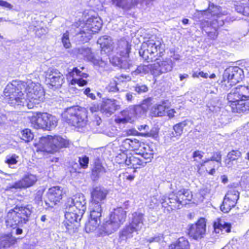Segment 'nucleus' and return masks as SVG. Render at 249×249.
<instances>
[{
    "instance_id": "obj_1",
    "label": "nucleus",
    "mask_w": 249,
    "mask_h": 249,
    "mask_svg": "<svg viewBox=\"0 0 249 249\" xmlns=\"http://www.w3.org/2000/svg\"><path fill=\"white\" fill-rule=\"evenodd\" d=\"M24 81H13L9 83L4 90V99L11 106L20 109L26 106L27 100L24 97Z\"/></svg>"
},
{
    "instance_id": "obj_2",
    "label": "nucleus",
    "mask_w": 249,
    "mask_h": 249,
    "mask_svg": "<svg viewBox=\"0 0 249 249\" xmlns=\"http://www.w3.org/2000/svg\"><path fill=\"white\" fill-rule=\"evenodd\" d=\"M31 207L17 205L7 213L5 222L6 227L15 229L18 226H22L28 221V218L32 213Z\"/></svg>"
},
{
    "instance_id": "obj_3",
    "label": "nucleus",
    "mask_w": 249,
    "mask_h": 249,
    "mask_svg": "<svg viewBox=\"0 0 249 249\" xmlns=\"http://www.w3.org/2000/svg\"><path fill=\"white\" fill-rule=\"evenodd\" d=\"M68 145L69 141L59 136H48L41 138L38 143L35 144V147L37 152L50 153L56 152Z\"/></svg>"
},
{
    "instance_id": "obj_4",
    "label": "nucleus",
    "mask_w": 249,
    "mask_h": 249,
    "mask_svg": "<svg viewBox=\"0 0 249 249\" xmlns=\"http://www.w3.org/2000/svg\"><path fill=\"white\" fill-rule=\"evenodd\" d=\"M68 145L69 141L59 136H48L41 138L38 143L35 144V147L37 152L50 153L56 152Z\"/></svg>"
},
{
    "instance_id": "obj_5",
    "label": "nucleus",
    "mask_w": 249,
    "mask_h": 249,
    "mask_svg": "<svg viewBox=\"0 0 249 249\" xmlns=\"http://www.w3.org/2000/svg\"><path fill=\"white\" fill-rule=\"evenodd\" d=\"M24 82L26 85L24 89V93L27 97L26 106L28 108H33L36 105L44 101L45 92L39 83L33 82L29 79Z\"/></svg>"
},
{
    "instance_id": "obj_6",
    "label": "nucleus",
    "mask_w": 249,
    "mask_h": 249,
    "mask_svg": "<svg viewBox=\"0 0 249 249\" xmlns=\"http://www.w3.org/2000/svg\"><path fill=\"white\" fill-rule=\"evenodd\" d=\"M62 117L64 121L77 127L84 126L88 122L87 110L78 106L67 108L62 114Z\"/></svg>"
},
{
    "instance_id": "obj_7",
    "label": "nucleus",
    "mask_w": 249,
    "mask_h": 249,
    "mask_svg": "<svg viewBox=\"0 0 249 249\" xmlns=\"http://www.w3.org/2000/svg\"><path fill=\"white\" fill-rule=\"evenodd\" d=\"M131 45L125 39L123 38L118 41L116 50L117 53L122 56V58L113 57L110 61L113 65L124 69H130L132 66V62L128 59L129 53L130 52Z\"/></svg>"
},
{
    "instance_id": "obj_8",
    "label": "nucleus",
    "mask_w": 249,
    "mask_h": 249,
    "mask_svg": "<svg viewBox=\"0 0 249 249\" xmlns=\"http://www.w3.org/2000/svg\"><path fill=\"white\" fill-rule=\"evenodd\" d=\"M131 45L125 39L123 38L118 41L116 50L117 53L122 56V58L113 57L110 61L113 65L124 69H130L132 66V62L128 59L129 53L130 52Z\"/></svg>"
},
{
    "instance_id": "obj_9",
    "label": "nucleus",
    "mask_w": 249,
    "mask_h": 249,
    "mask_svg": "<svg viewBox=\"0 0 249 249\" xmlns=\"http://www.w3.org/2000/svg\"><path fill=\"white\" fill-rule=\"evenodd\" d=\"M102 21L99 17H91L86 22L80 21L79 35H81L82 41L87 42L90 39L92 34L97 33L101 28Z\"/></svg>"
},
{
    "instance_id": "obj_10",
    "label": "nucleus",
    "mask_w": 249,
    "mask_h": 249,
    "mask_svg": "<svg viewBox=\"0 0 249 249\" xmlns=\"http://www.w3.org/2000/svg\"><path fill=\"white\" fill-rule=\"evenodd\" d=\"M244 77L243 71L238 67H231L226 69L223 75L222 79L218 81L225 90L230 89L231 86L241 81Z\"/></svg>"
},
{
    "instance_id": "obj_11",
    "label": "nucleus",
    "mask_w": 249,
    "mask_h": 249,
    "mask_svg": "<svg viewBox=\"0 0 249 249\" xmlns=\"http://www.w3.org/2000/svg\"><path fill=\"white\" fill-rule=\"evenodd\" d=\"M65 206V220L63 225L66 229V231L72 234L76 231L78 222L81 220L84 213H80L79 211L73 209V207L66 205Z\"/></svg>"
},
{
    "instance_id": "obj_12",
    "label": "nucleus",
    "mask_w": 249,
    "mask_h": 249,
    "mask_svg": "<svg viewBox=\"0 0 249 249\" xmlns=\"http://www.w3.org/2000/svg\"><path fill=\"white\" fill-rule=\"evenodd\" d=\"M107 191L106 189L97 187L91 193L92 200L89 205V210L92 211V215H97L102 212V205L106 199Z\"/></svg>"
},
{
    "instance_id": "obj_13",
    "label": "nucleus",
    "mask_w": 249,
    "mask_h": 249,
    "mask_svg": "<svg viewBox=\"0 0 249 249\" xmlns=\"http://www.w3.org/2000/svg\"><path fill=\"white\" fill-rule=\"evenodd\" d=\"M161 42L160 40L149 39L141 45L139 54L144 60L152 61L153 57L160 49Z\"/></svg>"
},
{
    "instance_id": "obj_14",
    "label": "nucleus",
    "mask_w": 249,
    "mask_h": 249,
    "mask_svg": "<svg viewBox=\"0 0 249 249\" xmlns=\"http://www.w3.org/2000/svg\"><path fill=\"white\" fill-rule=\"evenodd\" d=\"M151 73L155 76L170 71L173 68V62L171 59L166 58L163 61L156 59L153 64H150Z\"/></svg>"
},
{
    "instance_id": "obj_15",
    "label": "nucleus",
    "mask_w": 249,
    "mask_h": 249,
    "mask_svg": "<svg viewBox=\"0 0 249 249\" xmlns=\"http://www.w3.org/2000/svg\"><path fill=\"white\" fill-rule=\"evenodd\" d=\"M239 197V193L235 189H231L226 194L222 204L220 206L221 210L224 213H228L234 207Z\"/></svg>"
},
{
    "instance_id": "obj_16",
    "label": "nucleus",
    "mask_w": 249,
    "mask_h": 249,
    "mask_svg": "<svg viewBox=\"0 0 249 249\" xmlns=\"http://www.w3.org/2000/svg\"><path fill=\"white\" fill-rule=\"evenodd\" d=\"M246 99H249V86L245 85H238L233 88L227 96L229 102Z\"/></svg>"
},
{
    "instance_id": "obj_17",
    "label": "nucleus",
    "mask_w": 249,
    "mask_h": 249,
    "mask_svg": "<svg viewBox=\"0 0 249 249\" xmlns=\"http://www.w3.org/2000/svg\"><path fill=\"white\" fill-rule=\"evenodd\" d=\"M63 75L57 70L49 68L46 73V81L53 87H60L64 82Z\"/></svg>"
},
{
    "instance_id": "obj_18",
    "label": "nucleus",
    "mask_w": 249,
    "mask_h": 249,
    "mask_svg": "<svg viewBox=\"0 0 249 249\" xmlns=\"http://www.w3.org/2000/svg\"><path fill=\"white\" fill-rule=\"evenodd\" d=\"M48 113H41L36 112L34 113L33 115L30 117V122L32 125L36 129H42L45 130V128L48 126L46 123V121L48 119L51 122H53L54 121L53 120V118H48Z\"/></svg>"
},
{
    "instance_id": "obj_19",
    "label": "nucleus",
    "mask_w": 249,
    "mask_h": 249,
    "mask_svg": "<svg viewBox=\"0 0 249 249\" xmlns=\"http://www.w3.org/2000/svg\"><path fill=\"white\" fill-rule=\"evenodd\" d=\"M206 232V221L205 218H201L197 222L191 225L189 229V234L195 240L202 238Z\"/></svg>"
},
{
    "instance_id": "obj_20",
    "label": "nucleus",
    "mask_w": 249,
    "mask_h": 249,
    "mask_svg": "<svg viewBox=\"0 0 249 249\" xmlns=\"http://www.w3.org/2000/svg\"><path fill=\"white\" fill-rule=\"evenodd\" d=\"M86 202L84 196L82 194H76L71 198L68 199L66 203L68 206L73 209L79 211L80 213H84L86 210Z\"/></svg>"
},
{
    "instance_id": "obj_21",
    "label": "nucleus",
    "mask_w": 249,
    "mask_h": 249,
    "mask_svg": "<svg viewBox=\"0 0 249 249\" xmlns=\"http://www.w3.org/2000/svg\"><path fill=\"white\" fill-rule=\"evenodd\" d=\"M119 227L117 222L112 221L109 218L106 220L101 227L98 228L96 231V235L98 236L108 235L116 231Z\"/></svg>"
},
{
    "instance_id": "obj_22",
    "label": "nucleus",
    "mask_w": 249,
    "mask_h": 249,
    "mask_svg": "<svg viewBox=\"0 0 249 249\" xmlns=\"http://www.w3.org/2000/svg\"><path fill=\"white\" fill-rule=\"evenodd\" d=\"M77 53L81 54L88 61L92 62L94 65L104 67L106 65L105 61L99 57H96L89 48H81L77 50Z\"/></svg>"
},
{
    "instance_id": "obj_23",
    "label": "nucleus",
    "mask_w": 249,
    "mask_h": 249,
    "mask_svg": "<svg viewBox=\"0 0 249 249\" xmlns=\"http://www.w3.org/2000/svg\"><path fill=\"white\" fill-rule=\"evenodd\" d=\"M64 194L63 189L59 186H54L50 188L47 193V197L50 203L46 201V205L53 207L62 198Z\"/></svg>"
},
{
    "instance_id": "obj_24",
    "label": "nucleus",
    "mask_w": 249,
    "mask_h": 249,
    "mask_svg": "<svg viewBox=\"0 0 249 249\" xmlns=\"http://www.w3.org/2000/svg\"><path fill=\"white\" fill-rule=\"evenodd\" d=\"M84 68L83 67H80V69L77 68H74L72 69L71 71L69 72V76L72 77V79L71 81V85H74L77 84L79 86H84L86 85L88 82L83 79L84 78H87L88 74L85 72H82L80 69L83 70Z\"/></svg>"
},
{
    "instance_id": "obj_25",
    "label": "nucleus",
    "mask_w": 249,
    "mask_h": 249,
    "mask_svg": "<svg viewBox=\"0 0 249 249\" xmlns=\"http://www.w3.org/2000/svg\"><path fill=\"white\" fill-rule=\"evenodd\" d=\"M37 178L35 175L27 174L22 178L16 182L10 187V188L22 189L27 188L33 185L36 181Z\"/></svg>"
},
{
    "instance_id": "obj_26",
    "label": "nucleus",
    "mask_w": 249,
    "mask_h": 249,
    "mask_svg": "<svg viewBox=\"0 0 249 249\" xmlns=\"http://www.w3.org/2000/svg\"><path fill=\"white\" fill-rule=\"evenodd\" d=\"M161 203L163 207L169 206L171 209L180 208V201L178 199L177 194L174 192L169 194L167 196H163Z\"/></svg>"
},
{
    "instance_id": "obj_27",
    "label": "nucleus",
    "mask_w": 249,
    "mask_h": 249,
    "mask_svg": "<svg viewBox=\"0 0 249 249\" xmlns=\"http://www.w3.org/2000/svg\"><path fill=\"white\" fill-rule=\"evenodd\" d=\"M148 161H144L141 155L138 153L128 155L126 165L134 169L144 167Z\"/></svg>"
},
{
    "instance_id": "obj_28",
    "label": "nucleus",
    "mask_w": 249,
    "mask_h": 249,
    "mask_svg": "<svg viewBox=\"0 0 249 249\" xmlns=\"http://www.w3.org/2000/svg\"><path fill=\"white\" fill-rule=\"evenodd\" d=\"M97 43L100 45L101 52L109 54L114 51L113 42L110 36H104L100 37L97 40Z\"/></svg>"
},
{
    "instance_id": "obj_29",
    "label": "nucleus",
    "mask_w": 249,
    "mask_h": 249,
    "mask_svg": "<svg viewBox=\"0 0 249 249\" xmlns=\"http://www.w3.org/2000/svg\"><path fill=\"white\" fill-rule=\"evenodd\" d=\"M122 117H118L115 119V122L119 124H125L128 122L132 123L135 121L137 117L135 111L132 107H130L127 109L121 112Z\"/></svg>"
},
{
    "instance_id": "obj_30",
    "label": "nucleus",
    "mask_w": 249,
    "mask_h": 249,
    "mask_svg": "<svg viewBox=\"0 0 249 249\" xmlns=\"http://www.w3.org/2000/svg\"><path fill=\"white\" fill-rule=\"evenodd\" d=\"M118 101L114 99H107L103 101L101 110L106 115H111L118 109Z\"/></svg>"
},
{
    "instance_id": "obj_31",
    "label": "nucleus",
    "mask_w": 249,
    "mask_h": 249,
    "mask_svg": "<svg viewBox=\"0 0 249 249\" xmlns=\"http://www.w3.org/2000/svg\"><path fill=\"white\" fill-rule=\"evenodd\" d=\"M90 217L89 221L86 223L85 230L88 233L95 231V234L96 235V231L98 229L97 227L100 222V217L101 216L102 213H99V215L94 214V216L92 214V211H90Z\"/></svg>"
},
{
    "instance_id": "obj_32",
    "label": "nucleus",
    "mask_w": 249,
    "mask_h": 249,
    "mask_svg": "<svg viewBox=\"0 0 249 249\" xmlns=\"http://www.w3.org/2000/svg\"><path fill=\"white\" fill-rule=\"evenodd\" d=\"M117 80L123 82L124 80L130 81L131 80V77L126 75H121L118 77H115L112 79L108 85L106 87V90L109 92H116L119 91V88L117 87Z\"/></svg>"
},
{
    "instance_id": "obj_33",
    "label": "nucleus",
    "mask_w": 249,
    "mask_h": 249,
    "mask_svg": "<svg viewBox=\"0 0 249 249\" xmlns=\"http://www.w3.org/2000/svg\"><path fill=\"white\" fill-rule=\"evenodd\" d=\"M125 218L126 212L122 208L119 207L114 209L113 212L111 213L109 218L112 221L117 222L120 227L125 221Z\"/></svg>"
},
{
    "instance_id": "obj_34",
    "label": "nucleus",
    "mask_w": 249,
    "mask_h": 249,
    "mask_svg": "<svg viewBox=\"0 0 249 249\" xmlns=\"http://www.w3.org/2000/svg\"><path fill=\"white\" fill-rule=\"evenodd\" d=\"M233 110L240 113L249 109V99H239L236 102H229Z\"/></svg>"
},
{
    "instance_id": "obj_35",
    "label": "nucleus",
    "mask_w": 249,
    "mask_h": 249,
    "mask_svg": "<svg viewBox=\"0 0 249 249\" xmlns=\"http://www.w3.org/2000/svg\"><path fill=\"white\" fill-rule=\"evenodd\" d=\"M143 214L141 213L135 212L132 214V221L129 225L137 231H140L143 226Z\"/></svg>"
},
{
    "instance_id": "obj_36",
    "label": "nucleus",
    "mask_w": 249,
    "mask_h": 249,
    "mask_svg": "<svg viewBox=\"0 0 249 249\" xmlns=\"http://www.w3.org/2000/svg\"><path fill=\"white\" fill-rule=\"evenodd\" d=\"M213 228L216 233H219L220 231L222 233L224 232L228 233L231 231V224L218 219L214 222Z\"/></svg>"
},
{
    "instance_id": "obj_37",
    "label": "nucleus",
    "mask_w": 249,
    "mask_h": 249,
    "mask_svg": "<svg viewBox=\"0 0 249 249\" xmlns=\"http://www.w3.org/2000/svg\"><path fill=\"white\" fill-rule=\"evenodd\" d=\"M140 151L141 153L139 154L141 155L143 159L148 160L149 161L153 158L154 150L152 146L143 143L142 145H141Z\"/></svg>"
},
{
    "instance_id": "obj_38",
    "label": "nucleus",
    "mask_w": 249,
    "mask_h": 249,
    "mask_svg": "<svg viewBox=\"0 0 249 249\" xmlns=\"http://www.w3.org/2000/svg\"><path fill=\"white\" fill-rule=\"evenodd\" d=\"M217 23V20H213L212 22V23L211 24V26H212L213 30L212 31H208L207 30H205L204 28L206 25H209V23L207 21L202 20L201 23V26L203 30L206 32V33L208 34V36L212 39H215L217 36V30L218 27V25H216Z\"/></svg>"
},
{
    "instance_id": "obj_39",
    "label": "nucleus",
    "mask_w": 249,
    "mask_h": 249,
    "mask_svg": "<svg viewBox=\"0 0 249 249\" xmlns=\"http://www.w3.org/2000/svg\"><path fill=\"white\" fill-rule=\"evenodd\" d=\"M105 172V168L98 160H96L92 169L91 178L94 180H97Z\"/></svg>"
},
{
    "instance_id": "obj_40",
    "label": "nucleus",
    "mask_w": 249,
    "mask_h": 249,
    "mask_svg": "<svg viewBox=\"0 0 249 249\" xmlns=\"http://www.w3.org/2000/svg\"><path fill=\"white\" fill-rule=\"evenodd\" d=\"M134 232H137V231L129 224L120 231L119 238L121 241L126 242L128 239L133 237V233Z\"/></svg>"
},
{
    "instance_id": "obj_41",
    "label": "nucleus",
    "mask_w": 249,
    "mask_h": 249,
    "mask_svg": "<svg viewBox=\"0 0 249 249\" xmlns=\"http://www.w3.org/2000/svg\"><path fill=\"white\" fill-rule=\"evenodd\" d=\"M178 199H180V205H183L187 203L185 201H190L192 199L193 195L191 192L186 189H181L177 193Z\"/></svg>"
},
{
    "instance_id": "obj_42",
    "label": "nucleus",
    "mask_w": 249,
    "mask_h": 249,
    "mask_svg": "<svg viewBox=\"0 0 249 249\" xmlns=\"http://www.w3.org/2000/svg\"><path fill=\"white\" fill-rule=\"evenodd\" d=\"M149 72L151 73L150 64L148 65H141L138 66L136 70L132 71L130 75L129 76L131 77L132 79L138 75L142 76Z\"/></svg>"
},
{
    "instance_id": "obj_43",
    "label": "nucleus",
    "mask_w": 249,
    "mask_h": 249,
    "mask_svg": "<svg viewBox=\"0 0 249 249\" xmlns=\"http://www.w3.org/2000/svg\"><path fill=\"white\" fill-rule=\"evenodd\" d=\"M169 249H190L188 241L184 237L179 238L174 243L169 246Z\"/></svg>"
},
{
    "instance_id": "obj_44",
    "label": "nucleus",
    "mask_w": 249,
    "mask_h": 249,
    "mask_svg": "<svg viewBox=\"0 0 249 249\" xmlns=\"http://www.w3.org/2000/svg\"><path fill=\"white\" fill-rule=\"evenodd\" d=\"M242 156L241 152L237 150H233L229 152L227 155V159L225 160V165L228 167H231L232 165V161L237 160Z\"/></svg>"
},
{
    "instance_id": "obj_45",
    "label": "nucleus",
    "mask_w": 249,
    "mask_h": 249,
    "mask_svg": "<svg viewBox=\"0 0 249 249\" xmlns=\"http://www.w3.org/2000/svg\"><path fill=\"white\" fill-rule=\"evenodd\" d=\"M168 108L164 103H162V104H156L152 107L151 113L152 116L155 117L162 116L165 115L166 110Z\"/></svg>"
},
{
    "instance_id": "obj_46",
    "label": "nucleus",
    "mask_w": 249,
    "mask_h": 249,
    "mask_svg": "<svg viewBox=\"0 0 249 249\" xmlns=\"http://www.w3.org/2000/svg\"><path fill=\"white\" fill-rule=\"evenodd\" d=\"M129 134L132 135H138L144 137L156 138L159 133V129L157 127H153L150 131L147 132H138L135 130H129Z\"/></svg>"
},
{
    "instance_id": "obj_47",
    "label": "nucleus",
    "mask_w": 249,
    "mask_h": 249,
    "mask_svg": "<svg viewBox=\"0 0 249 249\" xmlns=\"http://www.w3.org/2000/svg\"><path fill=\"white\" fill-rule=\"evenodd\" d=\"M189 122L190 121L187 120L175 125L173 127L175 133L172 132L173 136H171V137H179L180 136L182 133L183 128L186 126Z\"/></svg>"
},
{
    "instance_id": "obj_48",
    "label": "nucleus",
    "mask_w": 249,
    "mask_h": 249,
    "mask_svg": "<svg viewBox=\"0 0 249 249\" xmlns=\"http://www.w3.org/2000/svg\"><path fill=\"white\" fill-rule=\"evenodd\" d=\"M113 4L124 10L129 9L132 4V0H111Z\"/></svg>"
},
{
    "instance_id": "obj_49",
    "label": "nucleus",
    "mask_w": 249,
    "mask_h": 249,
    "mask_svg": "<svg viewBox=\"0 0 249 249\" xmlns=\"http://www.w3.org/2000/svg\"><path fill=\"white\" fill-rule=\"evenodd\" d=\"M135 111L137 118L145 115L147 107L143 105H138L132 107Z\"/></svg>"
},
{
    "instance_id": "obj_50",
    "label": "nucleus",
    "mask_w": 249,
    "mask_h": 249,
    "mask_svg": "<svg viewBox=\"0 0 249 249\" xmlns=\"http://www.w3.org/2000/svg\"><path fill=\"white\" fill-rule=\"evenodd\" d=\"M21 139L25 142H29L34 138V135L31 130L29 129H25L21 132Z\"/></svg>"
},
{
    "instance_id": "obj_51",
    "label": "nucleus",
    "mask_w": 249,
    "mask_h": 249,
    "mask_svg": "<svg viewBox=\"0 0 249 249\" xmlns=\"http://www.w3.org/2000/svg\"><path fill=\"white\" fill-rule=\"evenodd\" d=\"M18 158V156L16 155L15 154L7 155L6 157L5 162L7 164H8L9 166H10L12 165H15L17 163V159Z\"/></svg>"
},
{
    "instance_id": "obj_52",
    "label": "nucleus",
    "mask_w": 249,
    "mask_h": 249,
    "mask_svg": "<svg viewBox=\"0 0 249 249\" xmlns=\"http://www.w3.org/2000/svg\"><path fill=\"white\" fill-rule=\"evenodd\" d=\"M11 244L10 237L8 235L0 237V249L9 247Z\"/></svg>"
},
{
    "instance_id": "obj_53",
    "label": "nucleus",
    "mask_w": 249,
    "mask_h": 249,
    "mask_svg": "<svg viewBox=\"0 0 249 249\" xmlns=\"http://www.w3.org/2000/svg\"><path fill=\"white\" fill-rule=\"evenodd\" d=\"M48 116H49L48 118H50L52 117L53 118V120H54V121L53 122V124H52V121L51 122V120L50 121L48 119V121H46V123H47V124L48 125L46 127V128H45V130H50L51 129L55 128L57 124V122H58L57 119L54 116H53L49 113H48Z\"/></svg>"
},
{
    "instance_id": "obj_54",
    "label": "nucleus",
    "mask_w": 249,
    "mask_h": 249,
    "mask_svg": "<svg viewBox=\"0 0 249 249\" xmlns=\"http://www.w3.org/2000/svg\"><path fill=\"white\" fill-rule=\"evenodd\" d=\"M208 12L207 10L198 11L196 10L193 15L194 19L195 20L200 19L202 18H207Z\"/></svg>"
},
{
    "instance_id": "obj_55",
    "label": "nucleus",
    "mask_w": 249,
    "mask_h": 249,
    "mask_svg": "<svg viewBox=\"0 0 249 249\" xmlns=\"http://www.w3.org/2000/svg\"><path fill=\"white\" fill-rule=\"evenodd\" d=\"M128 155L122 153L118 154L116 157V160L119 164L125 163L126 164V160L128 159Z\"/></svg>"
},
{
    "instance_id": "obj_56",
    "label": "nucleus",
    "mask_w": 249,
    "mask_h": 249,
    "mask_svg": "<svg viewBox=\"0 0 249 249\" xmlns=\"http://www.w3.org/2000/svg\"><path fill=\"white\" fill-rule=\"evenodd\" d=\"M134 90L139 94L146 92L148 91V87L143 84H137L134 87Z\"/></svg>"
},
{
    "instance_id": "obj_57",
    "label": "nucleus",
    "mask_w": 249,
    "mask_h": 249,
    "mask_svg": "<svg viewBox=\"0 0 249 249\" xmlns=\"http://www.w3.org/2000/svg\"><path fill=\"white\" fill-rule=\"evenodd\" d=\"M61 39L65 48H69L71 47V44L69 39V34L67 32L63 34Z\"/></svg>"
},
{
    "instance_id": "obj_58",
    "label": "nucleus",
    "mask_w": 249,
    "mask_h": 249,
    "mask_svg": "<svg viewBox=\"0 0 249 249\" xmlns=\"http://www.w3.org/2000/svg\"><path fill=\"white\" fill-rule=\"evenodd\" d=\"M79 162L80 166L84 169H86L88 167L89 163V158L86 156L79 158Z\"/></svg>"
},
{
    "instance_id": "obj_59",
    "label": "nucleus",
    "mask_w": 249,
    "mask_h": 249,
    "mask_svg": "<svg viewBox=\"0 0 249 249\" xmlns=\"http://www.w3.org/2000/svg\"><path fill=\"white\" fill-rule=\"evenodd\" d=\"M141 145L140 142L137 139H130V150H136L138 149L140 147Z\"/></svg>"
},
{
    "instance_id": "obj_60",
    "label": "nucleus",
    "mask_w": 249,
    "mask_h": 249,
    "mask_svg": "<svg viewBox=\"0 0 249 249\" xmlns=\"http://www.w3.org/2000/svg\"><path fill=\"white\" fill-rule=\"evenodd\" d=\"M212 161H215L219 163H221V155L220 152H216L213 154V156L211 158Z\"/></svg>"
},
{
    "instance_id": "obj_61",
    "label": "nucleus",
    "mask_w": 249,
    "mask_h": 249,
    "mask_svg": "<svg viewBox=\"0 0 249 249\" xmlns=\"http://www.w3.org/2000/svg\"><path fill=\"white\" fill-rule=\"evenodd\" d=\"M204 152L196 150L194 152L193 154V157L195 161H197L198 160L201 159L203 157Z\"/></svg>"
},
{
    "instance_id": "obj_62",
    "label": "nucleus",
    "mask_w": 249,
    "mask_h": 249,
    "mask_svg": "<svg viewBox=\"0 0 249 249\" xmlns=\"http://www.w3.org/2000/svg\"><path fill=\"white\" fill-rule=\"evenodd\" d=\"M48 32V30L46 28L41 27L39 29H37L36 31V34L38 37H41L42 35H45Z\"/></svg>"
},
{
    "instance_id": "obj_63",
    "label": "nucleus",
    "mask_w": 249,
    "mask_h": 249,
    "mask_svg": "<svg viewBox=\"0 0 249 249\" xmlns=\"http://www.w3.org/2000/svg\"><path fill=\"white\" fill-rule=\"evenodd\" d=\"M192 76L194 78L199 77V76L206 78L208 77L207 73L204 72L203 71H196L193 73Z\"/></svg>"
},
{
    "instance_id": "obj_64",
    "label": "nucleus",
    "mask_w": 249,
    "mask_h": 249,
    "mask_svg": "<svg viewBox=\"0 0 249 249\" xmlns=\"http://www.w3.org/2000/svg\"><path fill=\"white\" fill-rule=\"evenodd\" d=\"M0 6L9 10L13 7V6L9 2L2 0H0Z\"/></svg>"
}]
</instances>
